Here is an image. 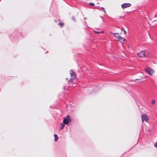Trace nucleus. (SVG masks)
<instances>
[{
	"label": "nucleus",
	"instance_id": "f257e3e1",
	"mask_svg": "<svg viewBox=\"0 0 157 157\" xmlns=\"http://www.w3.org/2000/svg\"><path fill=\"white\" fill-rule=\"evenodd\" d=\"M71 118L69 116L67 115L64 117L63 120V123L66 125H68L71 122Z\"/></svg>",
	"mask_w": 157,
	"mask_h": 157
},
{
	"label": "nucleus",
	"instance_id": "f03ea898",
	"mask_svg": "<svg viewBox=\"0 0 157 157\" xmlns=\"http://www.w3.org/2000/svg\"><path fill=\"white\" fill-rule=\"evenodd\" d=\"M145 71L147 74L150 75H152L155 73V71L150 67L146 68Z\"/></svg>",
	"mask_w": 157,
	"mask_h": 157
},
{
	"label": "nucleus",
	"instance_id": "7ed1b4c3",
	"mask_svg": "<svg viewBox=\"0 0 157 157\" xmlns=\"http://www.w3.org/2000/svg\"><path fill=\"white\" fill-rule=\"evenodd\" d=\"M141 120L142 122L144 121L146 122H147L149 120V118L147 115L144 114L141 116Z\"/></svg>",
	"mask_w": 157,
	"mask_h": 157
},
{
	"label": "nucleus",
	"instance_id": "20e7f679",
	"mask_svg": "<svg viewBox=\"0 0 157 157\" xmlns=\"http://www.w3.org/2000/svg\"><path fill=\"white\" fill-rule=\"evenodd\" d=\"M138 56L140 57H143L146 56V54L144 51H141L138 53Z\"/></svg>",
	"mask_w": 157,
	"mask_h": 157
},
{
	"label": "nucleus",
	"instance_id": "39448f33",
	"mask_svg": "<svg viewBox=\"0 0 157 157\" xmlns=\"http://www.w3.org/2000/svg\"><path fill=\"white\" fill-rule=\"evenodd\" d=\"M131 4L129 3H125L123 4L122 6L121 7L123 9H125V8L129 7L131 6Z\"/></svg>",
	"mask_w": 157,
	"mask_h": 157
},
{
	"label": "nucleus",
	"instance_id": "423d86ee",
	"mask_svg": "<svg viewBox=\"0 0 157 157\" xmlns=\"http://www.w3.org/2000/svg\"><path fill=\"white\" fill-rule=\"evenodd\" d=\"M70 73L71 75V79H72L73 78H74L75 77V73L72 71L71 70L70 71Z\"/></svg>",
	"mask_w": 157,
	"mask_h": 157
},
{
	"label": "nucleus",
	"instance_id": "0eeeda50",
	"mask_svg": "<svg viewBox=\"0 0 157 157\" xmlns=\"http://www.w3.org/2000/svg\"><path fill=\"white\" fill-rule=\"evenodd\" d=\"M114 36L116 37L118 39L120 38V37L121 36L120 35L119 33H114Z\"/></svg>",
	"mask_w": 157,
	"mask_h": 157
},
{
	"label": "nucleus",
	"instance_id": "6e6552de",
	"mask_svg": "<svg viewBox=\"0 0 157 157\" xmlns=\"http://www.w3.org/2000/svg\"><path fill=\"white\" fill-rule=\"evenodd\" d=\"M118 40L120 41V42L122 43L125 40L124 38L121 37V36L120 37V38L118 39Z\"/></svg>",
	"mask_w": 157,
	"mask_h": 157
},
{
	"label": "nucleus",
	"instance_id": "1a4fd4ad",
	"mask_svg": "<svg viewBox=\"0 0 157 157\" xmlns=\"http://www.w3.org/2000/svg\"><path fill=\"white\" fill-rule=\"evenodd\" d=\"M54 141L55 142L57 141L58 140V137L57 136L56 134H55L54 135Z\"/></svg>",
	"mask_w": 157,
	"mask_h": 157
},
{
	"label": "nucleus",
	"instance_id": "9d476101",
	"mask_svg": "<svg viewBox=\"0 0 157 157\" xmlns=\"http://www.w3.org/2000/svg\"><path fill=\"white\" fill-rule=\"evenodd\" d=\"M94 32L96 34H99L100 33H104L103 31H96L95 30H94Z\"/></svg>",
	"mask_w": 157,
	"mask_h": 157
},
{
	"label": "nucleus",
	"instance_id": "9b49d317",
	"mask_svg": "<svg viewBox=\"0 0 157 157\" xmlns=\"http://www.w3.org/2000/svg\"><path fill=\"white\" fill-rule=\"evenodd\" d=\"M64 124L63 123H61L60 124V126H61V127L60 128V129L61 130H62V129L65 126V125H64Z\"/></svg>",
	"mask_w": 157,
	"mask_h": 157
},
{
	"label": "nucleus",
	"instance_id": "f8f14e48",
	"mask_svg": "<svg viewBox=\"0 0 157 157\" xmlns=\"http://www.w3.org/2000/svg\"><path fill=\"white\" fill-rule=\"evenodd\" d=\"M59 25L60 26H61V27H62L63 26L64 24V23L63 22H60L59 23Z\"/></svg>",
	"mask_w": 157,
	"mask_h": 157
},
{
	"label": "nucleus",
	"instance_id": "ddd939ff",
	"mask_svg": "<svg viewBox=\"0 0 157 157\" xmlns=\"http://www.w3.org/2000/svg\"><path fill=\"white\" fill-rule=\"evenodd\" d=\"M155 102V100L153 99L151 101V104L152 105H154Z\"/></svg>",
	"mask_w": 157,
	"mask_h": 157
},
{
	"label": "nucleus",
	"instance_id": "4468645a",
	"mask_svg": "<svg viewBox=\"0 0 157 157\" xmlns=\"http://www.w3.org/2000/svg\"><path fill=\"white\" fill-rule=\"evenodd\" d=\"M157 23V21H155L152 22V23L153 25H155V24Z\"/></svg>",
	"mask_w": 157,
	"mask_h": 157
},
{
	"label": "nucleus",
	"instance_id": "2eb2a0df",
	"mask_svg": "<svg viewBox=\"0 0 157 157\" xmlns=\"http://www.w3.org/2000/svg\"><path fill=\"white\" fill-rule=\"evenodd\" d=\"M154 146L156 147L157 148V141L155 143V144H154Z\"/></svg>",
	"mask_w": 157,
	"mask_h": 157
},
{
	"label": "nucleus",
	"instance_id": "dca6fc26",
	"mask_svg": "<svg viewBox=\"0 0 157 157\" xmlns=\"http://www.w3.org/2000/svg\"><path fill=\"white\" fill-rule=\"evenodd\" d=\"M89 4L91 6H93L94 5V4L91 2H90L89 3Z\"/></svg>",
	"mask_w": 157,
	"mask_h": 157
},
{
	"label": "nucleus",
	"instance_id": "f3484780",
	"mask_svg": "<svg viewBox=\"0 0 157 157\" xmlns=\"http://www.w3.org/2000/svg\"><path fill=\"white\" fill-rule=\"evenodd\" d=\"M101 8L102 10L103 11L105 12V13H106V12L105 10H104V8L103 7H101Z\"/></svg>",
	"mask_w": 157,
	"mask_h": 157
},
{
	"label": "nucleus",
	"instance_id": "a211bd4d",
	"mask_svg": "<svg viewBox=\"0 0 157 157\" xmlns=\"http://www.w3.org/2000/svg\"><path fill=\"white\" fill-rule=\"evenodd\" d=\"M72 19L74 21H75V17H72Z\"/></svg>",
	"mask_w": 157,
	"mask_h": 157
},
{
	"label": "nucleus",
	"instance_id": "6ab92c4d",
	"mask_svg": "<svg viewBox=\"0 0 157 157\" xmlns=\"http://www.w3.org/2000/svg\"><path fill=\"white\" fill-rule=\"evenodd\" d=\"M122 32H124V34H125L126 33V32L125 31V30H122Z\"/></svg>",
	"mask_w": 157,
	"mask_h": 157
},
{
	"label": "nucleus",
	"instance_id": "aec40b11",
	"mask_svg": "<svg viewBox=\"0 0 157 157\" xmlns=\"http://www.w3.org/2000/svg\"><path fill=\"white\" fill-rule=\"evenodd\" d=\"M86 18H84V20H86Z\"/></svg>",
	"mask_w": 157,
	"mask_h": 157
},
{
	"label": "nucleus",
	"instance_id": "412c9836",
	"mask_svg": "<svg viewBox=\"0 0 157 157\" xmlns=\"http://www.w3.org/2000/svg\"><path fill=\"white\" fill-rule=\"evenodd\" d=\"M121 29L123 30L124 29L123 28Z\"/></svg>",
	"mask_w": 157,
	"mask_h": 157
}]
</instances>
